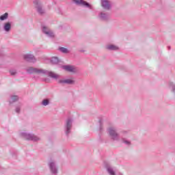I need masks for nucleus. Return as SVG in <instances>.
Returning <instances> with one entry per match:
<instances>
[{
  "label": "nucleus",
  "instance_id": "obj_8",
  "mask_svg": "<svg viewBox=\"0 0 175 175\" xmlns=\"http://www.w3.org/2000/svg\"><path fill=\"white\" fill-rule=\"evenodd\" d=\"M62 69H64V70H66L67 72H76V68L73 66H69V65L62 66Z\"/></svg>",
  "mask_w": 175,
  "mask_h": 175
},
{
  "label": "nucleus",
  "instance_id": "obj_20",
  "mask_svg": "<svg viewBox=\"0 0 175 175\" xmlns=\"http://www.w3.org/2000/svg\"><path fill=\"white\" fill-rule=\"evenodd\" d=\"M10 73L12 76H14V75H16L17 74V71H16V70H11L10 71Z\"/></svg>",
  "mask_w": 175,
  "mask_h": 175
},
{
  "label": "nucleus",
  "instance_id": "obj_3",
  "mask_svg": "<svg viewBox=\"0 0 175 175\" xmlns=\"http://www.w3.org/2000/svg\"><path fill=\"white\" fill-rule=\"evenodd\" d=\"M42 32L48 36L49 38H54V33L53 31L50 30V29L46 26H42Z\"/></svg>",
  "mask_w": 175,
  "mask_h": 175
},
{
  "label": "nucleus",
  "instance_id": "obj_9",
  "mask_svg": "<svg viewBox=\"0 0 175 175\" xmlns=\"http://www.w3.org/2000/svg\"><path fill=\"white\" fill-rule=\"evenodd\" d=\"M72 122H73V120H72V118H68L66 120V126L67 132H69V131L72 129Z\"/></svg>",
  "mask_w": 175,
  "mask_h": 175
},
{
  "label": "nucleus",
  "instance_id": "obj_14",
  "mask_svg": "<svg viewBox=\"0 0 175 175\" xmlns=\"http://www.w3.org/2000/svg\"><path fill=\"white\" fill-rule=\"evenodd\" d=\"M17 100H18V96H12L10 99V103H14V102H17Z\"/></svg>",
  "mask_w": 175,
  "mask_h": 175
},
{
  "label": "nucleus",
  "instance_id": "obj_22",
  "mask_svg": "<svg viewBox=\"0 0 175 175\" xmlns=\"http://www.w3.org/2000/svg\"><path fill=\"white\" fill-rule=\"evenodd\" d=\"M20 111H21L20 107H16V109H15L16 113H17L18 114V113H20Z\"/></svg>",
  "mask_w": 175,
  "mask_h": 175
},
{
  "label": "nucleus",
  "instance_id": "obj_21",
  "mask_svg": "<svg viewBox=\"0 0 175 175\" xmlns=\"http://www.w3.org/2000/svg\"><path fill=\"white\" fill-rule=\"evenodd\" d=\"M108 173H109V174L111 175H114V171H113V170H111V168H108Z\"/></svg>",
  "mask_w": 175,
  "mask_h": 175
},
{
  "label": "nucleus",
  "instance_id": "obj_2",
  "mask_svg": "<svg viewBox=\"0 0 175 175\" xmlns=\"http://www.w3.org/2000/svg\"><path fill=\"white\" fill-rule=\"evenodd\" d=\"M100 3L102 8L105 9V10H110L111 9L112 3L109 0H100Z\"/></svg>",
  "mask_w": 175,
  "mask_h": 175
},
{
  "label": "nucleus",
  "instance_id": "obj_6",
  "mask_svg": "<svg viewBox=\"0 0 175 175\" xmlns=\"http://www.w3.org/2000/svg\"><path fill=\"white\" fill-rule=\"evenodd\" d=\"M33 3L34 5H36V8L38 13H40V14H43V13H44V10L42 9V5H40V1H39L38 0H35L33 1Z\"/></svg>",
  "mask_w": 175,
  "mask_h": 175
},
{
  "label": "nucleus",
  "instance_id": "obj_15",
  "mask_svg": "<svg viewBox=\"0 0 175 175\" xmlns=\"http://www.w3.org/2000/svg\"><path fill=\"white\" fill-rule=\"evenodd\" d=\"M59 51H61V53H63L64 54H68L69 53V50H68V49L65 47H59Z\"/></svg>",
  "mask_w": 175,
  "mask_h": 175
},
{
  "label": "nucleus",
  "instance_id": "obj_7",
  "mask_svg": "<svg viewBox=\"0 0 175 175\" xmlns=\"http://www.w3.org/2000/svg\"><path fill=\"white\" fill-rule=\"evenodd\" d=\"M24 59H26V61H28L29 62H36V58H35V56H33V55H25Z\"/></svg>",
  "mask_w": 175,
  "mask_h": 175
},
{
  "label": "nucleus",
  "instance_id": "obj_18",
  "mask_svg": "<svg viewBox=\"0 0 175 175\" xmlns=\"http://www.w3.org/2000/svg\"><path fill=\"white\" fill-rule=\"evenodd\" d=\"M169 85H170V87L171 88H172V92H174V94H175V85L173 84L172 82H170V83H169Z\"/></svg>",
  "mask_w": 175,
  "mask_h": 175
},
{
  "label": "nucleus",
  "instance_id": "obj_11",
  "mask_svg": "<svg viewBox=\"0 0 175 175\" xmlns=\"http://www.w3.org/2000/svg\"><path fill=\"white\" fill-rule=\"evenodd\" d=\"M59 83L60 84H75V81L72 79L59 80Z\"/></svg>",
  "mask_w": 175,
  "mask_h": 175
},
{
  "label": "nucleus",
  "instance_id": "obj_25",
  "mask_svg": "<svg viewBox=\"0 0 175 175\" xmlns=\"http://www.w3.org/2000/svg\"><path fill=\"white\" fill-rule=\"evenodd\" d=\"M53 172V173H57V171L55 170Z\"/></svg>",
  "mask_w": 175,
  "mask_h": 175
},
{
  "label": "nucleus",
  "instance_id": "obj_12",
  "mask_svg": "<svg viewBox=\"0 0 175 175\" xmlns=\"http://www.w3.org/2000/svg\"><path fill=\"white\" fill-rule=\"evenodd\" d=\"M107 50H113V51H117L118 50V46L113 44L107 45Z\"/></svg>",
  "mask_w": 175,
  "mask_h": 175
},
{
  "label": "nucleus",
  "instance_id": "obj_27",
  "mask_svg": "<svg viewBox=\"0 0 175 175\" xmlns=\"http://www.w3.org/2000/svg\"><path fill=\"white\" fill-rule=\"evenodd\" d=\"M0 55H2V53L0 52Z\"/></svg>",
  "mask_w": 175,
  "mask_h": 175
},
{
  "label": "nucleus",
  "instance_id": "obj_24",
  "mask_svg": "<svg viewBox=\"0 0 175 175\" xmlns=\"http://www.w3.org/2000/svg\"><path fill=\"white\" fill-rule=\"evenodd\" d=\"M53 163H51L50 165V167H51V170L53 172Z\"/></svg>",
  "mask_w": 175,
  "mask_h": 175
},
{
  "label": "nucleus",
  "instance_id": "obj_16",
  "mask_svg": "<svg viewBox=\"0 0 175 175\" xmlns=\"http://www.w3.org/2000/svg\"><path fill=\"white\" fill-rule=\"evenodd\" d=\"M8 17H9V14L5 13L4 14L0 16V20L1 21H4V20H7Z\"/></svg>",
  "mask_w": 175,
  "mask_h": 175
},
{
  "label": "nucleus",
  "instance_id": "obj_19",
  "mask_svg": "<svg viewBox=\"0 0 175 175\" xmlns=\"http://www.w3.org/2000/svg\"><path fill=\"white\" fill-rule=\"evenodd\" d=\"M116 131H117V129L114 126H110L108 129V132H116Z\"/></svg>",
  "mask_w": 175,
  "mask_h": 175
},
{
  "label": "nucleus",
  "instance_id": "obj_4",
  "mask_svg": "<svg viewBox=\"0 0 175 175\" xmlns=\"http://www.w3.org/2000/svg\"><path fill=\"white\" fill-rule=\"evenodd\" d=\"M77 5H81L82 6H86V8H89V9H92V7L90 3H87L86 1H84L83 0H72Z\"/></svg>",
  "mask_w": 175,
  "mask_h": 175
},
{
  "label": "nucleus",
  "instance_id": "obj_17",
  "mask_svg": "<svg viewBox=\"0 0 175 175\" xmlns=\"http://www.w3.org/2000/svg\"><path fill=\"white\" fill-rule=\"evenodd\" d=\"M50 104V100L49 99H44L42 101V106H48V105Z\"/></svg>",
  "mask_w": 175,
  "mask_h": 175
},
{
  "label": "nucleus",
  "instance_id": "obj_23",
  "mask_svg": "<svg viewBox=\"0 0 175 175\" xmlns=\"http://www.w3.org/2000/svg\"><path fill=\"white\" fill-rule=\"evenodd\" d=\"M115 133H114V132H111V133H110L109 135H110V136H112V137H113V136H114V134H115Z\"/></svg>",
  "mask_w": 175,
  "mask_h": 175
},
{
  "label": "nucleus",
  "instance_id": "obj_26",
  "mask_svg": "<svg viewBox=\"0 0 175 175\" xmlns=\"http://www.w3.org/2000/svg\"><path fill=\"white\" fill-rule=\"evenodd\" d=\"M169 50H170V46H168Z\"/></svg>",
  "mask_w": 175,
  "mask_h": 175
},
{
  "label": "nucleus",
  "instance_id": "obj_13",
  "mask_svg": "<svg viewBox=\"0 0 175 175\" xmlns=\"http://www.w3.org/2000/svg\"><path fill=\"white\" fill-rule=\"evenodd\" d=\"M51 62L53 65H57V64H58V62H59V59L57 57H53L51 59Z\"/></svg>",
  "mask_w": 175,
  "mask_h": 175
},
{
  "label": "nucleus",
  "instance_id": "obj_5",
  "mask_svg": "<svg viewBox=\"0 0 175 175\" xmlns=\"http://www.w3.org/2000/svg\"><path fill=\"white\" fill-rule=\"evenodd\" d=\"M98 17L103 21H108V20H110V14L105 13L103 12H100V14H98Z\"/></svg>",
  "mask_w": 175,
  "mask_h": 175
},
{
  "label": "nucleus",
  "instance_id": "obj_10",
  "mask_svg": "<svg viewBox=\"0 0 175 175\" xmlns=\"http://www.w3.org/2000/svg\"><path fill=\"white\" fill-rule=\"evenodd\" d=\"M3 29L5 32H10V29H12V23L10 22H7L3 25Z\"/></svg>",
  "mask_w": 175,
  "mask_h": 175
},
{
  "label": "nucleus",
  "instance_id": "obj_1",
  "mask_svg": "<svg viewBox=\"0 0 175 175\" xmlns=\"http://www.w3.org/2000/svg\"><path fill=\"white\" fill-rule=\"evenodd\" d=\"M26 71L27 73L32 74V73H37L38 75H48L49 77H51L52 79H58L59 77V75L53 72H49L47 70H43L42 68H36L33 67H28L26 68Z\"/></svg>",
  "mask_w": 175,
  "mask_h": 175
}]
</instances>
